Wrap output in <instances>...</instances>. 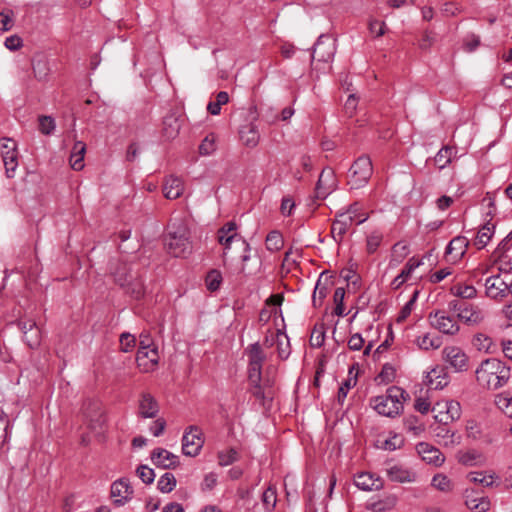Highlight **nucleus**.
I'll use <instances>...</instances> for the list:
<instances>
[{"label": "nucleus", "mask_w": 512, "mask_h": 512, "mask_svg": "<svg viewBox=\"0 0 512 512\" xmlns=\"http://www.w3.org/2000/svg\"><path fill=\"white\" fill-rule=\"evenodd\" d=\"M355 485L364 491H377L383 487V480L370 472H361L354 478Z\"/></svg>", "instance_id": "22"}, {"label": "nucleus", "mask_w": 512, "mask_h": 512, "mask_svg": "<svg viewBox=\"0 0 512 512\" xmlns=\"http://www.w3.org/2000/svg\"><path fill=\"white\" fill-rule=\"evenodd\" d=\"M373 174V165L371 159L366 156H360L351 165L348 174V184L352 189H359L366 185Z\"/></svg>", "instance_id": "6"}, {"label": "nucleus", "mask_w": 512, "mask_h": 512, "mask_svg": "<svg viewBox=\"0 0 512 512\" xmlns=\"http://www.w3.org/2000/svg\"><path fill=\"white\" fill-rule=\"evenodd\" d=\"M479 386L487 390H497L508 383L510 368L496 358H489L481 362L475 371Z\"/></svg>", "instance_id": "3"}, {"label": "nucleus", "mask_w": 512, "mask_h": 512, "mask_svg": "<svg viewBox=\"0 0 512 512\" xmlns=\"http://www.w3.org/2000/svg\"><path fill=\"white\" fill-rule=\"evenodd\" d=\"M419 295V291L418 290H415L411 299L405 304V306L402 308L399 316H398V321H404L412 312L413 308H414V304L417 300V297Z\"/></svg>", "instance_id": "57"}, {"label": "nucleus", "mask_w": 512, "mask_h": 512, "mask_svg": "<svg viewBox=\"0 0 512 512\" xmlns=\"http://www.w3.org/2000/svg\"><path fill=\"white\" fill-rule=\"evenodd\" d=\"M468 245L469 241L466 237H454L446 248V256L448 258V261L455 263L461 260L466 253Z\"/></svg>", "instance_id": "18"}, {"label": "nucleus", "mask_w": 512, "mask_h": 512, "mask_svg": "<svg viewBox=\"0 0 512 512\" xmlns=\"http://www.w3.org/2000/svg\"><path fill=\"white\" fill-rule=\"evenodd\" d=\"M248 360V382L250 393L265 406L274 397V380L268 375L262 377V367L266 360V354L261 345L256 342L248 345L244 350Z\"/></svg>", "instance_id": "1"}, {"label": "nucleus", "mask_w": 512, "mask_h": 512, "mask_svg": "<svg viewBox=\"0 0 512 512\" xmlns=\"http://www.w3.org/2000/svg\"><path fill=\"white\" fill-rule=\"evenodd\" d=\"M171 231L166 239L168 252L174 257H183L191 251L189 229L184 219H171Z\"/></svg>", "instance_id": "4"}, {"label": "nucleus", "mask_w": 512, "mask_h": 512, "mask_svg": "<svg viewBox=\"0 0 512 512\" xmlns=\"http://www.w3.org/2000/svg\"><path fill=\"white\" fill-rule=\"evenodd\" d=\"M216 150L215 137L213 134L206 136L199 145V153L203 156L212 154Z\"/></svg>", "instance_id": "54"}, {"label": "nucleus", "mask_w": 512, "mask_h": 512, "mask_svg": "<svg viewBox=\"0 0 512 512\" xmlns=\"http://www.w3.org/2000/svg\"><path fill=\"white\" fill-rule=\"evenodd\" d=\"M151 460L154 465L163 469L175 468L179 463L178 456L163 448L153 450Z\"/></svg>", "instance_id": "21"}, {"label": "nucleus", "mask_w": 512, "mask_h": 512, "mask_svg": "<svg viewBox=\"0 0 512 512\" xmlns=\"http://www.w3.org/2000/svg\"><path fill=\"white\" fill-rule=\"evenodd\" d=\"M334 172L331 168H325L321 171L316 184L317 197L325 198L332 188Z\"/></svg>", "instance_id": "31"}, {"label": "nucleus", "mask_w": 512, "mask_h": 512, "mask_svg": "<svg viewBox=\"0 0 512 512\" xmlns=\"http://www.w3.org/2000/svg\"><path fill=\"white\" fill-rule=\"evenodd\" d=\"M204 444L201 430L196 426H190L182 438V451L187 456H196Z\"/></svg>", "instance_id": "10"}, {"label": "nucleus", "mask_w": 512, "mask_h": 512, "mask_svg": "<svg viewBox=\"0 0 512 512\" xmlns=\"http://www.w3.org/2000/svg\"><path fill=\"white\" fill-rule=\"evenodd\" d=\"M383 240V234L379 230L371 231L366 237V250L369 254L377 251Z\"/></svg>", "instance_id": "48"}, {"label": "nucleus", "mask_w": 512, "mask_h": 512, "mask_svg": "<svg viewBox=\"0 0 512 512\" xmlns=\"http://www.w3.org/2000/svg\"><path fill=\"white\" fill-rule=\"evenodd\" d=\"M406 392L397 386L387 389L386 394L374 397L371 400L373 408L383 416L395 417L403 410Z\"/></svg>", "instance_id": "5"}, {"label": "nucleus", "mask_w": 512, "mask_h": 512, "mask_svg": "<svg viewBox=\"0 0 512 512\" xmlns=\"http://www.w3.org/2000/svg\"><path fill=\"white\" fill-rule=\"evenodd\" d=\"M352 218L347 213H337L335 220L331 225V236L337 242L341 243L349 228L353 225Z\"/></svg>", "instance_id": "15"}, {"label": "nucleus", "mask_w": 512, "mask_h": 512, "mask_svg": "<svg viewBox=\"0 0 512 512\" xmlns=\"http://www.w3.org/2000/svg\"><path fill=\"white\" fill-rule=\"evenodd\" d=\"M435 42V33L430 30H425L423 35L419 41V48L422 50H427L432 47Z\"/></svg>", "instance_id": "60"}, {"label": "nucleus", "mask_w": 512, "mask_h": 512, "mask_svg": "<svg viewBox=\"0 0 512 512\" xmlns=\"http://www.w3.org/2000/svg\"><path fill=\"white\" fill-rule=\"evenodd\" d=\"M449 308L457 312L458 319L468 325H476L483 320L482 311L477 306L454 300L449 303Z\"/></svg>", "instance_id": "8"}, {"label": "nucleus", "mask_w": 512, "mask_h": 512, "mask_svg": "<svg viewBox=\"0 0 512 512\" xmlns=\"http://www.w3.org/2000/svg\"><path fill=\"white\" fill-rule=\"evenodd\" d=\"M265 243L269 251H279L283 247V237L278 231H271L267 235Z\"/></svg>", "instance_id": "50"}, {"label": "nucleus", "mask_w": 512, "mask_h": 512, "mask_svg": "<svg viewBox=\"0 0 512 512\" xmlns=\"http://www.w3.org/2000/svg\"><path fill=\"white\" fill-rule=\"evenodd\" d=\"M386 24L383 21L371 20L369 23V30L375 34L376 37L383 36L385 34Z\"/></svg>", "instance_id": "64"}, {"label": "nucleus", "mask_w": 512, "mask_h": 512, "mask_svg": "<svg viewBox=\"0 0 512 512\" xmlns=\"http://www.w3.org/2000/svg\"><path fill=\"white\" fill-rule=\"evenodd\" d=\"M328 285L323 282V273L320 275L319 279L317 280L313 295H312V302L314 307H318L322 305L323 300L328 294Z\"/></svg>", "instance_id": "40"}, {"label": "nucleus", "mask_w": 512, "mask_h": 512, "mask_svg": "<svg viewBox=\"0 0 512 512\" xmlns=\"http://www.w3.org/2000/svg\"><path fill=\"white\" fill-rule=\"evenodd\" d=\"M159 412L156 399L149 393L143 392L139 398L138 413L143 418H155Z\"/></svg>", "instance_id": "19"}, {"label": "nucleus", "mask_w": 512, "mask_h": 512, "mask_svg": "<svg viewBox=\"0 0 512 512\" xmlns=\"http://www.w3.org/2000/svg\"><path fill=\"white\" fill-rule=\"evenodd\" d=\"M135 337L129 333H123L120 336V344L124 352L130 351L135 346Z\"/></svg>", "instance_id": "62"}, {"label": "nucleus", "mask_w": 512, "mask_h": 512, "mask_svg": "<svg viewBox=\"0 0 512 512\" xmlns=\"http://www.w3.org/2000/svg\"><path fill=\"white\" fill-rule=\"evenodd\" d=\"M449 383V377L443 367H435L427 373L426 384L433 389H442Z\"/></svg>", "instance_id": "27"}, {"label": "nucleus", "mask_w": 512, "mask_h": 512, "mask_svg": "<svg viewBox=\"0 0 512 512\" xmlns=\"http://www.w3.org/2000/svg\"><path fill=\"white\" fill-rule=\"evenodd\" d=\"M432 430L438 443L446 447H452L459 443L458 439L455 438V433L449 429L448 424L438 423Z\"/></svg>", "instance_id": "30"}, {"label": "nucleus", "mask_w": 512, "mask_h": 512, "mask_svg": "<svg viewBox=\"0 0 512 512\" xmlns=\"http://www.w3.org/2000/svg\"><path fill=\"white\" fill-rule=\"evenodd\" d=\"M110 495L114 505L120 507L132 498L133 489L127 479H119L112 483Z\"/></svg>", "instance_id": "13"}, {"label": "nucleus", "mask_w": 512, "mask_h": 512, "mask_svg": "<svg viewBox=\"0 0 512 512\" xmlns=\"http://www.w3.org/2000/svg\"><path fill=\"white\" fill-rule=\"evenodd\" d=\"M336 52V41L327 35H320L312 53V63H328Z\"/></svg>", "instance_id": "9"}, {"label": "nucleus", "mask_w": 512, "mask_h": 512, "mask_svg": "<svg viewBox=\"0 0 512 512\" xmlns=\"http://www.w3.org/2000/svg\"><path fill=\"white\" fill-rule=\"evenodd\" d=\"M453 154V148L445 146L436 154L434 161L439 169L445 168L450 162Z\"/></svg>", "instance_id": "49"}, {"label": "nucleus", "mask_w": 512, "mask_h": 512, "mask_svg": "<svg viewBox=\"0 0 512 512\" xmlns=\"http://www.w3.org/2000/svg\"><path fill=\"white\" fill-rule=\"evenodd\" d=\"M137 475L145 484H151L154 481V470L146 465H141L137 469Z\"/></svg>", "instance_id": "58"}, {"label": "nucleus", "mask_w": 512, "mask_h": 512, "mask_svg": "<svg viewBox=\"0 0 512 512\" xmlns=\"http://www.w3.org/2000/svg\"><path fill=\"white\" fill-rule=\"evenodd\" d=\"M442 356L455 371L462 372L468 369L469 358L460 347L447 346L442 350Z\"/></svg>", "instance_id": "11"}, {"label": "nucleus", "mask_w": 512, "mask_h": 512, "mask_svg": "<svg viewBox=\"0 0 512 512\" xmlns=\"http://www.w3.org/2000/svg\"><path fill=\"white\" fill-rule=\"evenodd\" d=\"M2 160L5 167V173L8 178H13L18 167V151L12 148L10 152L2 153Z\"/></svg>", "instance_id": "39"}, {"label": "nucleus", "mask_w": 512, "mask_h": 512, "mask_svg": "<svg viewBox=\"0 0 512 512\" xmlns=\"http://www.w3.org/2000/svg\"><path fill=\"white\" fill-rule=\"evenodd\" d=\"M466 506L476 512H487L490 509V500L488 497H476L473 492L466 491Z\"/></svg>", "instance_id": "33"}, {"label": "nucleus", "mask_w": 512, "mask_h": 512, "mask_svg": "<svg viewBox=\"0 0 512 512\" xmlns=\"http://www.w3.org/2000/svg\"><path fill=\"white\" fill-rule=\"evenodd\" d=\"M495 232V224L491 223V219L487 221L478 231L476 238L473 242V245L476 246L478 250L483 249L491 240L492 236Z\"/></svg>", "instance_id": "32"}, {"label": "nucleus", "mask_w": 512, "mask_h": 512, "mask_svg": "<svg viewBox=\"0 0 512 512\" xmlns=\"http://www.w3.org/2000/svg\"><path fill=\"white\" fill-rule=\"evenodd\" d=\"M417 451L424 461L435 466H441L445 461L444 454L436 447L428 443H419Z\"/></svg>", "instance_id": "20"}, {"label": "nucleus", "mask_w": 512, "mask_h": 512, "mask_svg": "<svg viewBox=\"0 0 512 512\" xmlns=\"http://www.w3.org/2000/svg\"><path fill=\"white\" fill-rule=\"evenodd\" d=\"M455 457L458 463L466 467L477 466L484 463L482 453L475 449L459 450Z\"/></svg>", "instance_id": "28"}, {"label": "nucleus", "mask_w": 512, "mask_h": 512, "mask_svg": "<svg viewBox=\"0 0 512 512\" xmlns=\"http://www.w3.org/2000/svg\"><path fill=\"white\" fill-rule=\"evenodd\" d=\"M428 318L430 324L444 334L455 335L459 331L457 321L453 317L446 315L444 311L430 313Z\"/></svg>", "instance_id": "12"}, {"label": "nucleus", "mask_w": 512, "mask_h": 512, "mask_svg": "<svg viewBox=\"0 0 512 512\" xmlns=\"http://www.w3.org/2000/svg\"><path fill=\"white\" fill-rule=\"evenodd\" d=\"M388 477L394 482H412L415 480V474L408 469L395 465L387 470Z\"/></svg>", "instance_id": "36"}, {"label": "nucleus", "mask_w": 512, "mask_h": 512, "mask_svg": "<svg viewBox=\"0 0 512 512\" xmlns=\"http://www.w3.org/2000/svg\"><path fill=\"white\" fill-rule=\"evenodd\" d=\"M39 131L44 135H50L55 129V121L50 116H40L39 119Z\"/></svg>", "instance_id": "56"}, {"label": "nucleus", "mask_w": 512, "mask_h": 512, "mask_svg": "<svg viewBox=\"0 0 512 512\" xmlns=\"http://www.w3.org/2000/svg\"><path fill=\"white\" fill-rule=\"evenodd\" d=\"M276 348L278 357L285 360L291 352L290 341L285 332L280 329L276 330Z\"/></svg>", "instance_id": "38"}, {"label": "nucleus", "mask_w": 512, "mask_h": 512, "mask_svg": "<svg viewBox=\"0 0 512 512\" xmlns=\"http://www.w3.org/2000/svg\"><path fill=\"white\" fill-rule=\"evenodd\" d=\"M344 297H345V289L342 288V287H338L335 292H334V296H333V299H334V302H335V309H334V313L337 315V316H344V304H343V301H344Z\"/></svg>", "instance_id": "55"}, {"label": "nucleus", "mask_w": 512, "mask_h": 512, "mask_svg": "<svg viewBox=\"0 0 512 512\" xmlns=\"http://www.w3.org/2000/svg\"><path fill=\"white\" fill-rule=\"evenodd\" d=\"M126 285L121 288L126 294L130 295L134 299H141L146 293V287L142 281L141 275L138 271H135L133 275L126 281Z\"/></svg>", "instance_id": "24"}, {"label": "nucleus", "mask_w": 512, "mask_h": 512, "mask_svg": "<svg viewBox=\"0 0 512 512\" xmlns=\"http://www.w3.org/2000/svg\"><path fill=\"white\" fill-rule=\"evenodd\" d=\"M421 265V261L412 257L408 260L401 273L391 283L393 289H399L410 277L412 271Z\"/></svg>", "instance_id": "34"}, {"label": "nucleus", "mask_w": 512, "mask_h": 512, "mask_svg": "<svg viewBox=\"0 0 512 512\" xmlns=\"http://www.w3.org/2000/svg\"><path fill=\"white\" fill-rule=\"evenodd\" d=\"M467 478L476 484H480L484 487H490L493 485L495 481V475L493 473H488L484 471L480 472H470L467 475Z\"/></svg>", "instance_id": "44"}, {"label": "nucleus", "mask_w": 512, "mask_h": 512, "mask_svg": "<svg viewBox=\"0 0 512 512\" xmlns=\"http://www.w3.org/2000/svg\"><path fill=\"white\" fill-rule=\"evenodd\" d=\"M495 404L506 416L512 418V396L509 393L496 395Z\"/></svg>", "instance_id": "45"}, {"label": "nucleus", "mask_w": 512, "mask_h": 512, "mask_svg": "<svg viewBox=\"0 0 512 512\" xmlns=\"http://www.w3.org/2000/svg\"><path fill=\"white\" fill-rule=\"evenodd\" d=\"M184 182L176 176H168L163 182L162 191L167 199L174 200L182 196L184 193Z\"/></svg>", "instance_id": "23"}, {"label": "nucleus", "mask_w": 512, "mask_h": 512, "mask_svg": "<svg viewBox=\"0 0 512 512\" xmlns=\"http://www.w3.org/2000/svg\"><path fill=\"white\" fill-rule=\"evenodd\" d=\"M450 292L454 296L460 297L462 299H472L477 295V291L474 286L461 283L453 285L450 288Z\"/></svg>", "instance_id": "43"}, {"label": "nucleus", "mask_w": 512, "mask_h": 512, "mask_svg": "<svg viewBox=\"0 0 512 512\" xmlns=\"http://www.w3.org/2000/svg\"><path fill=\"white\" fill-rule=\"evenodd\" d=\"M138 366L144 371L153 370L159 361V352L156 346L150 349L138 350L136 355Z\"/></svg>", "instance_id": "17"}, {"label": "nucleus", "mask_w": 512, "mask_h": 512, "mask_svg": "<svg viewBox=\"0 0 512 512\" xmlns=\"http://www.w3.org/2000/svg\"><path fill=\"white\" fill-rule=\"evenodd\" d=\"M431 410L435 420L441 424H449L461 416L460 403L454 400L438 401Z\"/></svg>", "instance_id": "7"}, {"label": "nucleus", "mask_w": 512, "mask_h": 512, "mask_svg": "<svg viewBox=\"0 0 512 512\" xmlns=\"http://www.w3.org/2000/svg\"><path fill=\"white\" fill-rule=\"evenodd\" d=\"M83 414L88 421V426L91 429H96L97 425L103 423L102 412L97 402L88 401L83 406Z\"/></svg>", "instance_id": "26"}, {"label": "nucleus", "mask_w": 512, "mask_h": 512, "mask_svg": "<svg viewBox=\"0 0 512 512\" xmlns=\"http://www.w3.org/2000/svg\"><path fill=\"white\" fill-rule=\"evenodd\" d=\"M85 152L86 144L82 141H76L70 155V164L74 170L80 171L81 169H83V160Z\"/></svg>", "instance_id": "35"}, {"label": "nucleus", "mask_w": 512, "mask_h": 512, "mask_svg": "<svg viewBox=\"0 0 512 512\" xmlns=\"http://www.w3.org/2000/svg\"><path fill=\"white\" fill-rule=\"evenodd\" d=\"M19 328L23 332V339L27 346L31 349L39 347L41 343V331L35 321L27 320L18 323Z\"/></svg>", "instance_id": "14"}, {"label": "nucleus", "mask_w": 512, "mask_h": 512, "mask_svg": "<svg viewBox=\"0 0 512 512\" xmlns=\"http://www.w3.org/2000/svg\"><path fill=\"white\" fill-rule=\"evenodd\" d=\"M416 344L420 349L428 350V349H437L441 346V338L436 335H431L429 333L419 336L416 339Z\"/></svg>", "instance_id": "41"}, {"label": "nucleus", "mask_w": 512, "mask_h": 512, "mask_svg": "<svg viewBox=\"0 0 512 512\" xmlns=\"http://www.w3.org/2000/svg\"><path fill=\"white\" fill-rule=\"evenodd\" d=\"M432 486L443 492H449L453 488L451 480L444 474L435 475L432 479Z\"/></svg>", "instance_id": "51"}, {"label": "nucleus", "mask_w": 512, "mask_h": 512, "mask_svg": "<svg viewBox=\"0 0 512 512\" xmlns=\"http://www.w3.org/2000/svg\"><path fill=\"white\" fill-rule=\"evenodd\" d=\"M181 123L176 113H169L163 120L162 135L167 140L175 139L180 131Z\"/></svg>", "instance_id": "29"}, {"label": "nucleus", "mask_w": 512, "mask_h": 512, "mask_svg": "<svg viewBox=\"0 0 512 512\" xmlns=\"http://www.w3.org/2000/svg\"><path fill=\"white\" fill-rule=\"evenodd\" d=\"M229 101V95L225 91H220L216 95L215 101H211L207 105V110L212 115H219L221 106L227 104Z\"/></svg>", "instance_id": "47"}, {"label": "nucleus", "mask_w": 512, "mask_h": 512, "mask_svg": "<svg viewBox=\"0 0 512 512\" xmlns=\"http://www.w3.org/2000/svg\"><path fill=\"white\" fill-rule=\"evenodd\" d=\"M364 339L359 333L353 334L348 340V347L350 350L359 351L364 347Z\"/></svg>", "instance_id": "63"}, {"label": "nucleus", "mask_w": 512, "mask_h": 512, "mask_svg": "<svg viewBox=\"0 0 512 512\" xmlns=\"http://www.w3.org/2000/svg\"><path fill=\"white\" fill-rule=\"evenodd\" d=\"M219 464L227 466L237 460V452L234 449H229L218 454Z\"/></svg>", "instance_id": "59"}, {"label": "nucleus", "mask_w": 512, "mask_h": 512, "mask_svg": "<svg viewBox=\"0 0 512 512\" xmlns=\"http://www.w3.org/2000/svg\"><path fill=\"white\" fill-rule=\"evenodd\" d=\"M486 295L491 299H502L508 294V284L499 276H490L485 281Z\"/></svg>", "instance_id": "16"}, {"label": "nucleus", "mask_w": 512, "mask_h": 512, "mask_svg": "<svg viewBox=\"0 0 512 512\" xmlns=\"http://www.w3.org/2000/svg\"><path fill=\"white\" fill-rule=\"evenodd\" d=\"M217 240L223 246L222 262L224 267L233 268V260L235 252H239L241 261L240 267L236 268L238 273L248 274L246 262L250 260V245L245 239L237 232V225L235 222H228L224 224L217 231Z\"/></svg>", "instance_id": "2"}, {"label": "nucleus", "mask_w": 512, "mask_h": 512, "mask_svg": "<svg viewBox=\"0 0 512 512\" xmlns=\"http://www.w3.org/2000/svg\"><path fill=\"white\" fill-rule=\"evenodd\" d=\"M395 369L390 364H385L379 374V378L385 383L392 382L395 378Z\"/></svg>", "instance_id": "61"}, {"label": "nucleus", "mask_w": 512, "mask_h": 512, "mask_svg": "<svg viewBox=\"0 0 512 512\" xmlns=\"http://www.w3.org/2000/svg\"><path fill=\"white\" fill-rule=\"evenodd\" d=\"M206 287L209 291L214 292L219 289L222 282V275L218 270H211L205 279Z\"/></svg>", "instance_id": "52"}, {"label": "nucleus", "mask_w": 512, "mask_h": 512, "mask_svg": "<svg viewBox=\"0 0 512 512\" xmlns=\"http://www.w3.org/2000/svg\"><path fill=\"white\" fill-rule=\"evenodd\" d=\"M110 274L113 276L114 282L122 287L123 285H126V281L130 278V275L134 274V272L126 262L116 261L111 263Z\"/></svg>", "instance_id": "25"}, {"label": "nucleus", "mask_w": 512, "mask_h": 512, "mask_svg": "<svg viewBox=\"0 0 512 512\" xmlns=\"http://www.w3.org/2000/svg\"><path fill=\"white\" fill-rule=\"evenodd\" d=\"M325 340L324 325L315 326L310 336V345L319 348L323 345Z\"/></svg>", "instance_id": "53"}, {"label": "nucleus", "mask_w": 512, "mask_h": 512, "mask_svg": "<svg viewBox=\"0 0 512 512\" xmlns=\"http://www.w3.org/2000/svg\"><path fill=\"white\" fill-rule=\"evenodd\" d=\"M259 132L255 125L248 124L240 130V139L248 147H255L259 142Z\"/></svg>", "instance_id": "37"}, {"label": "nucleus", "mask_w": 512, "mask_h": 512, "mask_svg": "<svg viewBox=\"0 0 512 512\" xmlns=\"http://www.w3.org/2000/svg\"><path fill=\"white\" fill-rule=\"evenodd\" d=\"M350 215L354 224H362L368 219V214L363 211L362 205L359 202H354L344 212Z\"/></svg>", "instance_id": "42"}, {"label": "nucleus", "mask_w": 512, "mask_h": 512, "mask_svg": "<svg viewBox=\"0 0 512 512\" xmlns=\"http://www.w3.org/2000/svg\"><path fill=\"white\" fill-rule=\"evenodd\" d=\"M176 483L175 476L170 472H166L158 480L157 488L162 493H170L176 487Z\"/></svg>", "instance_id": "46"}]
</instances>
